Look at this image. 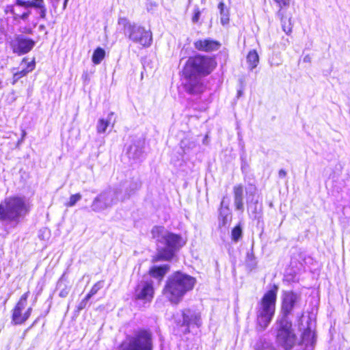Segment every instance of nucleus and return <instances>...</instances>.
I'll return each instance as SVG.
<instances>
[{
	"mask_svg": "<svg viewBox=\"0 0 350 350\" xmlns=\"http://www.w3.org/2000/svg\"><path fill=\"white\" fill-rule=\"evenodd\" d=\"M169 265H162L159 266H152L148 269V273L153 278L157 279L159 281L163 280L165 274L170 271Z\"/></svg>",
	"mask_w": 350,
	"mask_h": 350,
	"instance_id": "18",
	"label": "nucleus"
},
{
	"mask_svg": "<svg viewBox=\"0 0 350 350\" xmlns=\"http://www.w3.org/2000/svg\"><path fill=\"white\" fill-rule=\"evenodd\" d=\"M29 294V291L24 293L12 309L11 323L14 325L24 324L31 317L33 308L27 306Z\"/></svg>",
	"mask_w": 350,
	"mask_h": 350,
	"instance_id": "10",
	"label": "nucleus"
},
{
	"mask_svg": "<svg viewBox=\"0 0 350 350\" xmlns=\"http://www.w3.org/2000/svg\"><path fill=\"white\" fill-rule=\"evenodd\" d=\"M21 8L25 9L34 8L39 10V17L45 19L46 16V8L44 0H15L14 4L5 6L4 12L12 15V20L17 23L21 21H26L31 14V10L22 11Z\"/></svg>",
	"mask_w": 350,
	"mask_h": 350,
	"instance_id": "5",
	"label": "nucleus"
},
{
	"mask_svg": "<svg viewBox=\"0 0 350 350\" xmlns=\"http://www.w3.org/2000/svg\"><path fill=\"white\" fill-rule=\"evenodd\" d=\"M246 61L250 70L255 68L259 63V56L256 50H250L246 57Z\"/></svg>",
	"mask_w": 350,
	"mask_h": 350,
	"instance_id": "21",
	"label": "nucleus"
},
{
	"mask_svg": "<svg viewBox=\"0 0 350 350\" xmlns=\"http://www.w3.org/2000/svg\"><path fill=\"white\" fill-rule=\"evenodd\" d=\"M30 211L24 198L11 196L0 202V221L18 224Z\"/></svg>",
	"mask_w": 350,
	"mask_h": 350,
	"instance_id": "4",
	"label": "nucleus"
},
{
	"mask_svg": "<svg viewBox=\"0 0 350 350\" xmlns=\"http://www.w3.org/2000/svg\"><path fill=\"white\" fill-rule=\"evenodd\" d=\"M278 174L280 178H284L286 176V172L284 170L281 169L279 170Z\"/></svg>",
	"mask_w": 350,
	"mask_h": 350,
	"instance_id": "36",
	"label": "nucleus"
},
{
	"mask_svg": "<svg viewBox=\"0 0 350 350\" xmlns=\"http://www.w3.org/2000/svg\"><path fill=\"white\" fill-rule=\"evenodd\" d=\"M81 199V195L79 193L72 194L70 196L69 200L65 203L66 207H72Z\"/></svg>",
	"mask_w": 350,
	"mask_h": 350,
	"instance_id": "27",
	"label": "nucleus"
},
{
	"mask_svg": "<svg viewBox=\"0 0 350 350\" xmlns=\"http://www.w3.org/2000/svg\"><path fill=\"white\" fill-rule=\"evenodd\" d=\"M109 125V120H105L103 118L99 119L98 124H97V126H96L97 132L98 133H105Z\"/></svg>",
	"mask_w": 350,
	"mask_h": 350,
	"instance_id": "26",
	"label": "nucleus"
},
{
	"mask_svg": "<svg viewBox=\"0 0 350 350\" xmlns=\"http://www.w3.org/2000/svg\"><path fill=\"white\" fill-rule=\"evenodd\" d=\"M217 66L215 56L198 53L188 57L181 71L205 77L210 75Z\"/></svg>",
	"mask_w": 350,
	"mask_h": 350,
	"instance_id": "6",
	"label": "nucleus"
},
{
	"mask_svg": "<svg viewBox=\"0 0 350 350\" xmlns=\"http://www.w3.org/2000/svg\"><path fill=\"white\" fill-rule=\"evenodd\" d=\"M278 286L273 284L259 299L256 308V323L259 330L265 329L271 322L276 310Z\"/></svg>",
	"mask_w": 350,
	"mask_h": 350,
	"instance_id": "3",
	"label": "nucleus"
},
{
	"mask_svg": "<svg viewBox=\"0 0 350 350\" xmlns=\"http://www.w3.org/2000/svg\"><path fill=\"white\" fill-rule=\"evenodd\" d=\"M233 196L235 208L238 211H243V186L241 184L233 187Z\"/></svg>",
	"mask_w": 350,
	"mask_h": 350,
	"instance_id": "19",
	"label": "nucleus"
},
{
	"mask_svg": "<svg viewBox=\"0 0 350 350\" xmlns=\"http://www.w3.org/2000/svg\"><path fill=\"white\" fill-rule=\"evenodd\" d=\"M220 14H221V18H220L221 23L223 25H226L228 24L229 21H230L229 10L226 9V10L224 11V12L220 13Z\"/></svg>",
	"mask_w": 350,
	"mask_h": 350,
	"instance_id": "29",
	"label": "nucleus"
},
{
	"mask_svg": "<svg viewBox=\"0 0 350 350\" xmlns=\"http://www.w3.org/2000/svg\"><path fill=\"white\" fill-rule=\"evenodd\" d=\"M29 59L25 57L22 59L21 64L25 63V67L21 70L16 71L13 73L11 84L15 85L21 78L27 76V75L33 71L36 68V58L33 57L32 59L29 62Z\"/></svg>",
	"mask_w": 350,
	"mask_h": 350,
	"instance_id": "17",
	"label": "nucleus"
},
{
	"mask_svg": "<svg viewBox=\"0 0 350 350\" xmlns=\"http://www.w3.org/2000/svg\"><path fill=\"white\" fill-rule=\"evenodd\" d=\"M182 321H178L176 323V329L180 334H187L190 332L191 327H201L202 323L201 314L189 308L181 310Z\"/></svg>",
	"mask_w": 350,
	"mask_h": 350,
	"instance_id": "11",
	"label": "nucleus"
},
{
	"mask_svg": "<svg viewBox=\"0 0 350 350\" xmlns=\"http://www.w3.org/2000/svg\"><path fill=\"white\" fill-rule=\"evenodd\" d=\"M35 45L36 41L33 39L21 34L15 35L9 42L12 53L19 56L31 51Z\"/></svg>",
	"mask_w": 350,
	"mask_h": 350,
	"instance_id": "13",
	"label": "nucleus"
},
{
	"mask_svg": "<svg viewBox=\"0 0 350 350\" xmlns=\"http://www.w3.org/2000/svg\"><path fill=\"white\" fill-rule=\"evenodd\" d=\"M31 328V327H29L27 329H26L24 332V335L25 334V332H27L28 329H29Z\"/></svg>",
	"mask_w": 350,
	"mask_h": 350,
	"instance_id": "39",
	"label": "nucleus"
},
{
	"mask_svg": "<svg viewBox=\"0 0 350 350\" xmlns=\"http://www.w3.org/2000/svg\"><path fill=\"white\" fill-rule=\"evenodd\" d=\"M67 295H68V291L66 289L62 290L59 293V296L62 298L66 297L67 296Z\"/></svg>",
	"mask_w": 350,
	"mask_h": 350,
	"instance_id": "35",
	"label": "nucleus"
},
{
	"mask_svg": "<svg viewBox=\"0 0 350 350\" xmlns=\"http://www.w3.org/2000/svg\"><path fill=\"white\" fill-rule=\"evenodd\" d=\"M314 338V333L311 330V329L308 327L304 329L302 334H301V341L302 342L309 343L312 342Z\"/></svg>",
	"mask_w": 350,
	"mask_h": 350,
	"instance_id": "23",
	"label": "nucleus"
},
{
	"mask_svg": "<svg viewBox=\"0 0 350 350\" xmlns=\"http://www.w3.org/2000/svg\"><path fill=\"white\" fill-rule=\"evenodd\" d=\"M277 324L275 342L278 346L284 350H291L295 345L297 340L292 321L288 319L280 318L277 321Z\"/></svg>",
	"mask_w": 350,
	"mask_h": 350,
	"instance_id": "9",
	"label": "nucleus"
},
{
	"mask_svg": "<svg viewBox=\"0 0 350 350\" xmlns=\"http://www.w3.org/2000/svg\"><path fill=\"white\" fill-rule=\"evenodd\" d=\"M195 278L180 271L174 272L166 280L161 293L173 305H178L183 297L192 291L196 284Z\"/></svg>",
	"mask_w": 350,
	"mask_h": 350,
	"instance_id": "2",
	"label": "nucleus"
},
{
	"mask_svg": "<svg viewBox=\"0 0 350 350\" xmlns=\"http://www.w3.org/2000/svg\"><path fill=\"white\" fill-rule=\"evenodd\" d=\"M155 294L154 282L149 280H141L135 285L133 291V298L136 301H142L144 304L150 303Z\"/></svg>",
	"mask_w": 350,
	"mask_h": 350,
	"instance_id": "12",
	"label": "nucleus"
},
{
	"mask_svg": "<svg viewBox=\"0 0 350 350\" xmlns=\"http://www.w3.org/2000/svg\"><path fill=\"white\" fill-rule=\"evenodd\" d=\"M227 224V216H222V225L225 226Z\"/></svg>",
	"mask_w": 350,
	"mask_h": 350,
	"instance_id": "38",
	"label": "nucleus"
},
{
	"mask_svg": "<svg viewBox=\"0 0 350 350\" xmlns=\"http://www.w3.org/2000/svg\"><path fill=\"white\" fill-rule=\"evenodd\" d=\"M117 350H153V336L151 330L141 327L126 335Z\"/></svg>",
	"mask_w": 350,
	"mask_h": 350,
	"instance_id": "7",
	"label": "nucleus"
},
{
	"mask_svg": "<svg viewBox=\"0 0 350 350\" xmlns=\"http://www.w3.org/2000/svg\"><path fill=\"white\" fill-rule=\"evenodd\" d=\"M33 31L31 27H25L23 31V33H24L25 34H28V35L33 34Z\"/></svg>",
	"mask_w": 350,
	"mask_h": 350,
	"instance_id": "34",
	"label": "nucleus"
},
{
	"mask_svg": "<svg viewBox=\"0 0 350 350\" xmlns=\"http://www.w3.org/2000/svg\"><path fill=\"white\" fill-rule=\"evenodd\" d=\"M105 57V51L101 47H97L94 51L92 55V62L97 65L99 64Z\"/></svg>",
	"mask_w": 350,
	"mask_h": 350,
	"instance_id": "22",
	"label": "nucleus"
},
{
	"mask_svg": "<svg viewBox=\"0 0 350 350\" xmlns=\"http://www.w3.org/2000/svg\"><path fill=\"white\" fill-rule=\"evenodd\" d=\"M278 15L280 17L281 23H282V29L286 33V35H291L293 31V23L291 17L287 18L284 15V12H281L278 13Z\"/></svg>",
	"mask_w": 350,
	"mask_h": 350,
	"instance_id": "20",
	"label": "nucleus"
},
{
	"mask_svg": "<svg viewBox=\"0 0 350 350\" xmlns=\"http://www.w3.org/2000/svg\"><path fill=\"white\" fill-rule=\"evenodd\" d=\"M103 281H98L96 282L90 288V291L87 293L86 296L88 298H91L92 296L96 295L100 289L103 287Z\"/></svg>",
	"mask_w": 350,
	"mask_h": 350,
	"instance_id": "25",
	"label": "nucleus"
},
{
	"mask_svg": "<svg viewBox=\"0 0 350 350\" xmlns=\"http://www.w3.org/2000/svg\"><path fill=\"white\" fill-rule=\"evenodd\" d=\"M118 23L127 31L129 38L133 42L144 48L151 45L152 35L150 30L134 23L131 24L126 17L119 18Z\"/></svg>",
	"mask_w": 350,
	"mask_h": 350,
	"instance_id": "8",
	"label": "nucleus"
},
{
	"mask_svg": "<svg viewBox=\"0 0 350 350\" xmlns=\"http://www.w3.org/2000/svg\"><path fill=\"white\" fill-rule=\"evenodd\" d=\"M301 299V295L293 290L284 291L282 293L281 298L280 311L282 313L281 319H288L296 306Z\"/></svg>",
	"mask_w": 350,
	"mask_h": 350,
	"instance_id": "14",
	"label": "nucleus"
},
{
	"mask_svg": "<svg viewBox=\"0 0 350 350\" xmlns=\"http://www.w3.org/2000/svg\"><path fill=\"white\" fill-rule=\"evenodd\" d=\"M275 3L279 7V10L278 11V13H280L281 12H284V10H286L291 3V0H273Z\"/></svg>",
	"mask_w": 350,
	"mask_h": 350,
	"instance_id": "28",
	"label": "nucleus"
},
{
	"mask_svg": "<svg viewBox=\"0 0 350 350\" xmlns=\"http://www.w3.org/2000/svg\"><path fill=\"white\" fill-rule=\"evenodd\" d=\"M90 300V298H88L86 295L84 297L83 299L79 302L78 306H77V311H81L83 310L88 304V301Z\"/></svg>",
	"mask_w": 350,
	"mask_h": 350,
	"instance_id": "31",
	"label": "nucleus"
},
{
	"mask_svg": "<svg viewBox=\"0 0 350 350\" xmlns=\"http://www.w3.org/2000/svg\"><path fill=\"white\" fill-rule=\"evenodd\" d=\"M221 46L219 41L210 38L198 39L193 42V46L197 51L205 53L216 51Z\"/></svg>",
	"mask_w": 350,
	"mask_h": 350,
	"instance_id": "16",
	"label": "nucleus"
},
{
	"mask_svg": "<svg viewBox=\"0 0 350 350\" xmlns=\"http://www.w3.org/2000/svg\"><path fill=\"white\" fill-rule=\"evenodd\" d=\"M269 345L265 340H260L254 346L255 350H267Z\"/></svg>",
	"mask_w": 350,
	"mask_h": 350,
	"instance_id": "30",
	"label": "nucleus"
},
{
	"mask_svg": "<svg viewBox=\"0 0 350 350\" xmlns=\"http://www.w3.org/2000/svg\"><path fill=\"white\" fill-rule=\"evenodd\" d=\"M218 8L219 10V13L224 12L226 10L225 4L223 1H221L218 4Z\"/></svg>",
	"mask_w": 350,
	"mask_h": 350,
	"instance_id": "33",
	"label": "nucleus"
},
{
	"mask_svg": "<svg viewBox=\"0 0 350 350\" xmlns=\"http://www.w3.org/2000/svg\"><path fill=\"white\" fill-rule=\"evenodd\" d=\"M151 234L157 243L164 245L163 247L159 248L157 253L152 256V263L172 261L176 257V252L187 243V239L180 234L172 232L164 234V227L161 226H154L151 230Z\"/></svg>",
	"mask_w": 350,
	"mask_h": 350,
	"instance_id": "1",
	"label": "nucleus"
},
{
	"mask_svg": "<svg viewBox=\"0 0 350 350\" xmlns=\"http://www.w3.org/2000/svg\"><path fill=\"white\" fill-rule=\"evenodd\" d=\"M304 62H310L311 61V56L310 55H306L304 57Z\"/></svg>",
	"mask_w": 350,
	"mask_h": 350,
	"instance_id": "37",
	"label": "nucleus"
},
{
	"mask_svg": "<svg viewBox=\"0 0 350 350\" xmlns=\"http://www.w3.org/2000/svg\"><path fill=\"white\" fill-rule=\"evenodd\" d=\"M200 14H201V12L199 10V8H196L194 10V14H193V15L192 16V18H191L192 22L193 23H197L198 22L200 16Z\"/></svg>",
	"mask_w": 350,
	"mask_h": 350,
	"instance_id": "32",
	"label": "nucleus"
},
{
	"mask_svg": "<svg viewBox=\"0 0 350 350\" xmlns=\"http://www.w3.org/2000/svg\"><path fill=\"white\" fill-rule=\"evenodd\" d=\"M180 77L184 80L183 87L189 94H200L204 91L205 86L201 81V76L181 71Z\"/></svg>",
	"mask_w": 350,
	"mask_h": 350,
	"instance_id": "15",
	"label": "nucleus"
},
{
	"mask_svg": "<svg viewBox=\"0 0 350 350\" xmlns=\"http://www.w3.org/2000/svg\"><path fill=\"white\" fill-rule=\"evenodd\" d=\"M243 236V231L240 224L236 225L231 232V239L234 242H237L241 239Z\"/></svg>",
	"mask_w": 350,
	"mask_h": 350,
	"instance_id": "24",
	"label": "nucleus"
}]
</instances>
